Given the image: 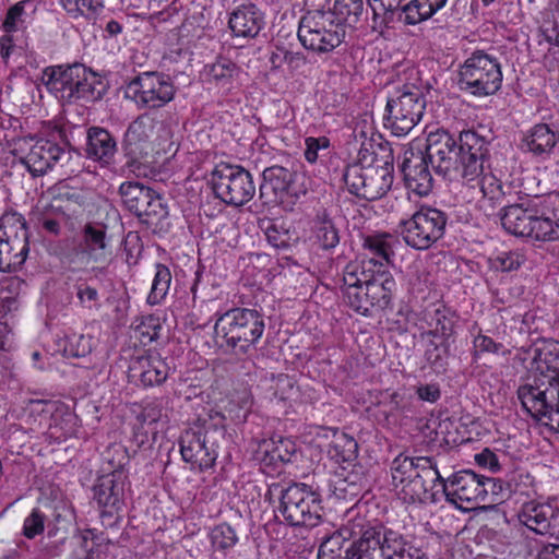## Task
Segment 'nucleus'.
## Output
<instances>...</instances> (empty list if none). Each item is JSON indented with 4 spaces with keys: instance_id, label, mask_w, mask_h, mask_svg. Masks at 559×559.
I'll list each match as a JSON object with an SVG mask.
<instances>
[{
    "instance_id": "39448f33",
    "label": "nucleus",
    "mask_w": 559,
    "mask_h": 559,
    "mask_svg": "<svg viewBox=\"0 0 559 559\" xmlns=\"http://www.w3.org/2000/svg\"><path fill=\"white\" fill-rule=\"evenodd\" d=\"M429 88L419 72L411 70L406 82L396 85L389 93L383 124L391 131V135L406 136L421 120Z\"/></svg>"
},
{
    "instance_id": "2eb2a0df",
    "label": "nucleus",
    "mask_w": 559,
    "mask_h": 559,
    "mask_svg": "<svg viewBox=\"0 0 559 559\" xmlns=\"http://www.w3.org/2000/svg\"><path fill=\"white\" fill-rule=\"evenodd\" d=\"M174 96L175 87L170 78L160 72H141L124 86V97L140 108H160Z\"/></svg>"
},
{
    "instance_id": "b1692460",
    "label": "nucleus",
    "mask_w": 559,
    "mask_h": 559,
    "mask_svg": "<svg viewBox=\"0 0 559 559\" xmlns=\"http://www.w3.org/2000/svg\"><path fill=\"white\" fill-rule=\"evenodd\" d=\"M366 284L365 295L369 297V311L372 316L373 311L386 309L396 290V282L389 270H373L371 274L364 275Z\"/></svg>"
},
{
    "instance_id": "5fc2aeb1",
    "label": "nucleus",
    "mask_w": 559,
    "mask_h": 559,
    "mask_svg": "<svg viewBox=\"0 0 559 559\" xmlns=\"http://www.w3.org/2000/svg\"><path fill=\"white\" fill-rule=\"evenodd\" d=\"M353 140H384L382 134L377 131L372 116L361 115L353 121V126L349 128Z\"/></svg>"
},
{
    "instance_id": "338daca9",
    "label": "nucleus",
    "mask_w": 559,
    "mask_h": 559,
    "mask_svg": "<svg viewBox=\"0 0 559 559\" xmlns=\"http://www.w3.org/2000/svg\"><path fill=\"white\" fill-rule=\"evenodd\" d=\"M66 350L73 357H85L92 352V337L83 334L68 336Z\"/></svg>"
},
{
    "instance_id": "ddd939ff",
    "label": "nucleus",
    "mask_w": 559,
    "mask_h": 559,
    "mask_svg": "<svg viewBox=\"0 0 559 559\" xmlns=\"http://www.w3.org/2000/svg\"><path fill=\"white\" fill-rule=\"evenodd\" d=\"M447 223L445 212L431 206H421L399 226L407 246L416 250H427L443 237Z\"/></svg>"
},
{
    "instance_id": "f03ea898",
    "label": "nucleus",
    "mask_w": 559,
    "mask_h": 559,
    "mask_svg": "<svg viewBox=\"0 0 559 559\" xmlns=\"http://www.w3.org/2000/svg\"><path fill=\"white\" fill-rule=\"evenodd\" d=\"M531 368L537 374L530 383L518 388L516 395L523 409L532 418L542 421L559 432V368L551 365L557 357L546 347L530 346Z\"/></svg>"
},
{
    "instance_id": "4be33fe9",
    "label": "nucleus",
    "mask_w": 559,
    "mask_h": 559,
    "mask_svg": "<svg viewBox=\"0 0 559 559\" xmlns=\"http://www.w3.org/2000/svg\"><path fill=\"white\" fill-rule=\"evenodd\" d=\"M265 25L264 12L252 2L242 3L229 13L228 27L234 37L253 39Z\"/></svg>"
},
{
    "instance_id": "423d86ee",
    "label": "nucleus",
    "mask_w": 559,
    "mask_h": 559,
    "mask_svg": "<svg viewBox=\"0 0 559 559\" xmlns=\"http://www.w3.org/2000/svg\"><path fill=\"white\" fill-rule=\"evenodd\" d=\"M264 330V316L260 311L236 307L216 319L213 341L224 353L243 356L255 348Z\"/></svg>"
},
{
    "instance_id": "1a4fd4ad",
    "label": "nucleus",
    "mask_w": 559,
    "mask_h": 559,
    "mask_svg": "<svg viewBox=\"0 0 559 559\" xmlns=\"http://www.w3.org/2000/svg\"><path fill=\"white\" fill-rule=\"evenodd\" d=\"M502 81L499 59L484 50L472 52L457 69L459 90L474 97L496 95L501 90Z\"/></svg>"
},
{
    "instance_id": "0e129e2a",
    "label": "nucleus",
    "mask_w": 559,
    "mask_h": 559,
    "mask_svg": "<svg viewBox=\"0 0 559 559\" xmlns=\"http://www.w3.org/2000/svg\"><path fill=\"white\" fill-rule=\"evenodd\" d=\"M555 144L556 142H520L519 148L536 162H545L554 152Z\"/></svg>"
},
{
    "instance_id": "c03bdc74",
    "label": "nucleus",
    "mask_w": 559,
    "mask_h": 559,
    "mask_svg": "<svg viewBox=\"0 0 559 559\" xmlns=\"http://www.w3.org/2000/svg\"><path fill=\"white\" fill-rule=\"evenodd\" d=\"M362 0H335L333 10L334 16L342 23V28L346 31V25L353 26L359 21L362 14Z\"/></svg>"
},
{
    "instance_id": "37998d69",
    "label": "nucleus",
    "mask_w": 559,
    "mask_h": 559,
    "mask_svg": "<svg viewBox=\"0 0 559 559\" xmlns=\"http://www.w3.org/2000/svg\"><path fill=\"white\" fill-rule=\"evenodd\" d=\"M170 270L164 264H156L155 275L152 282L146 302L151 306L159 305L166 298L171 284Z\"/></svg>"
},
{
    "instance_id": "8fccbe9b",
    "label": "nucleus",
    "mask_w": 559,
    "mask_h": 559,
    "mask_svg": "<svg viewBox=\"0 0 559 559\" xmlns=\"http://www.w3.org/2000/svg\"><path fill=\"white\" fill-rule=\"evenodd\" d=\"M534 477L525 471H514L507 476L506 492L508 497L520 495L530 497L534 491Z\"/></svg>"
},
{
    "instance_id": "de8ad7c7",
    "label": "nucleus",
    "mask_w": 559,
    "mask_h": 559,
    "mask_svg": "<svg viewBox=\"0 0 559 559\" xmlns=\"http://www.w3.org/2000/svg\"><path fill=\"white\" fill-rule=\"evenodd\" d=\"M432 322L435 325V333L440 334V340L454 343L457 318L453 310L445 307L436 309Z\"/></svg>"
},
{
    "instance_id": "3c124183",
    "label": "nucleus",
    "mask_w": 559,
    "mask_h": 559,
    "mask_svg": "<svg viewBox=\"0 0 559 559\" xmlns=\"http://www.w3.org/2000/svg\"><path fill=\"white\" fill-rule=\"evenodd\" d=\"M157 124L158 121L150 115H140L129 124L124 140H147L154 134Z\"/></svg>"
},
{
    "instance_id": "f8f14e48",
    "label": "nucleus",
    "mask_w": 559,
    "mask_h": 559,
    "mask_svg": "<svg viewBox=\"0 0 559 559\" xmlns=\"http://www.w3.org/2000/svg\"><path fill=\"white\" fill-rule=\"evenodd\" d=\"M29 251L25 218L16 212L0 217V272H15L25 262Z\"/></svg>"
},
{
    "instance_id": "9d476101",
    "label": "nucleus",
    "mask_w": 559,
    "mask_h": 559,
    "mask_svg": "<svg viewBox=\"0 0 559 559\" xmlns=\"http://www.w3.org/2000/svg\"><path fill=\"white\" fill-rule=\"evenodd\" d=\"M346 35L334 13L325 10L307 11L299 20L297 37L301 46L317 53L333 51Z\"/></svg>"
},
{
    "instance_id": "e433bc0d",
    "label": "nucleus",
    "mask_w": 559,
    "mask_h": 559,
    "mask_svg": "<svg viewBox=\"0 0 559 559\" xmlns=\"http://www.w3.org/2000/svg\"><path fill=\"white\" fill-rule=\"evenodd\" d=\"M447 2L448 0H411L400 11L399 21L405 25H417L432 17Z\"/></svg>"
},
{
    "instance_id": "393cba45",
    "label": "nucleus",
    "mask_w": 559,
    "mask_h": 559,
    "mask_svg": "<svg viewBox=\"0 0 559 559\" xmlns=\"http://www.w3.org/2000/svg\"><path fill=\"white\" fill-rule=\"evenodd\" d=\"M81 254L87 262H106L111 254L107 226L102 223H87L82 229Z\"/></svg>"
},
{
    "instance_id": "6e6552de",
    "label": "nucleus",
    "mask_w": 559,
    "mask_h": 559,
    "mask_svg": "<svg viewBox=\"0 0 559 559\" xmlns=\"http://www.w3.org/2000/svg\"><path fill=\"white\" fill-rule=\"evenodd\" d=\"M499 215L503 229L515 237L534 241L559 238V225L547 215L538 199L503 206Z\"/></svg>"
},
{
    "instance_id": "2f4dec72",
    "label": "nucleus",
    "mask_w": 559,
    "mask_h": 559,
    "mask_svg": "<svg viewBox=\"0 0 559 559\" xmlns=\"http://www.w3.org/2000/svg\"><path fill=\"white\" fill-rule=\"evenodd\" d=\"M50 204L57 209L59 214H63L67 219L73 222L78 218L87 204V193L82 189L68 186H58Z\"/></svg>"
},
{
    "instance_id": "a878e982",
    "label": "nucleus",
    "mask_w": 559,
    "mask_h": 559,
    "mask_svg": "<svg viewBox=\"0 0 559 559\" xmlns=\"http://www.w3.org/2000/svg\"><path fill=\"white\" fill-rule=\"evenodd\" d=\"M70 142H36L27 155L32 173L45 175L55 164L70 159Z\"/></svg>"
},
{
    "instance_id": "9b49d317",
    "label": "nucleus",
    "mask_w": 559,
    "mask_h": 559,
    "mask_svg": "<svg viewBox=\"0 0 559 559\" xmlns=\"http://www.w3.org/2000/svg\"><path fill=\"white\" fill-rule=\"evenodd\" d=\"M211 188L217 199L230 206H242L255 194V183L249 170L236 164L215 165L210 177Z\"/></svg>"
},
{
    "instance_id": "5701e85b",
    "label": "nucleus",
    "mask_w": 559,
    "mask_h": 559,
    "mask_svg": "<svg viewBox=\"0 0 559 559\" xmlns=\"http://www.w3.org/2000/svg\"><path fill=\"white\" fill-rule=\"evenodd\" d=\"M399 245L396 236L389 233H376L362 238V250L368 267L388 270L394 258V248Z\"/></svg>"
},
{
    "instance_id": "bb28decb",
    "label": "nucleus",
    "mask_w": 559,
    "mask_h": 559,
    "mask_svg": "<svg viewBox=\"0 0 559 559\" xmlns=\"http://www.w3.org/2000/svg\"><path fill=\"white\" fill-rule=\"evenodd\" d=\"M43 413L49 415L48 435L58 442L75 436L79 430V417L62 403L45 402Z\"/></svg>"
},
{
    "instance_id": "052dcab7",
    "label": "nucleus",
    "mask_w": 559,
    "mask_h": 559,
    "mask_svg": "<svg viewBox=\"0 0 559 559\" xmlns=\"http://www.w3.org/2000/svg\"><path fill=\"white\" fill-rule=\"evenodd\" d=\"M211 539L217 549H228L236 545L238 537L236 531L227 523L215 526L211 533Z\"/></svg>"
},
{
    "instance_id": "7ed1b4c3",
    "label": "nucleus",
    "mask_w": 559,
    "mask_h": 559,
    "mask_svg": "<svg viewBox=\"0 0 559 559\" xmlns=\"http://www.w3.org/2000/svg\"><path fill=\"white\" fill-rule=\"evenodd\" d=\"M349 193L374 201L384 197L394 180V154L390 142H361L356 162L343 175Z\"/></svg>"
},
{
    "instance_id": "20e7f679",
    "label": "nucleus",
    "mask_w": 559,
    "mask_h": 559,
    "mask_svg": "<svg viewBox=\"0 0 559 559\" xmlns=\"http://www.w3.org/2000/svg\"><path fill=\"white\" fill-rule=\"evenodd\" d=\"M46 90L62 104L94 103L106 93L104 79L82 63L50 66L43 71Z\"/></svg>"
},
{
    "instance_id": "4468645a",
    "label": "nucleus",
    "mask_w": 559,
    "mask_h": 559,
    "mask_svg": "<svg viewBox=\"0 0 559 559\" xmlns=\"http://www.w3.org/2000/svg\"><path fill=\"white\" fill-rule=\"evenodd\" d=\"M302 176L283 166H271L263 170L259 192L264 205L280 204L292 209L307 188L299 180Z\"/></svg>"
},
{
    "instance_id": "a211bd4d",
    "label": "nucleus",
    "mask_w": 559,
    "mask_h": 559,
    "mask_svg": "<svg viewBox=\"0 0 559 559\" xmlns=\"http://www.w3.org/2000/svg\"><path fill=\"white\" fill-rule=\"evenodd\" d=\"M38 135L28 134L17 140H71L75 136L86 135L85 140H115L109 131L103 127L93 126L85 128L84 124L73 123L63 115H58L51 120L43 121Z\"/></svg>"
},
{
    "instance_id": "7c9ffc66",
    "label": "nucleus",
    "mask_w": 559,
    "mask_h": 559,
    "mask_svg": "<svg viewBox=\"0 0 559 559\" xmlns=\"http://www.w3.org/2000/svg\"><path fill=\"white\" fill-rule=\"evenodd\" d=\"M314 243L324 251L334 250L341 241V231L325 209L317 211L311 221Z\"/></svg>"
},
{
    "instance_id": "603ef678",
    "label": "nucleus",
    "mask_w": 559,
    "mask_h": 559,
    "mask_svg": "<svg viewBox=\"0 0 559 559\" xmlns=\"http://www.w3.org/2000/svg\"><path fill=\"white\" fill-rule=\"evenodd\" d=\"M526 257L521 250L500 251L490 258L491 266L501 272H512L520 269Z\"/></svg>"
},
{
    "instance_id": "69168bd1",
    "label": "nucleus",
    "mask_w": 559,
    "mask_h": 559,
    "mask_svg": "<svg viewBox=\"0 0 559 559\" xmlns=\"http://www.w3.org/2000/svg\"><path fill=\"white\" fill-rule=\"evenodd\" d=\"M502 348L503 345L501 343H497L490 336L478 333L473 340L472 357L477 361L481 354H499Z\"/></svg>"
},
{
    "instance_id": "a19ab883",
    "label": "nucleus",
    "mask_w": 559,
    "mask_h": 559,
    "mask_svg": "<svg viewBox=\"0 0 559 559\" xmlns=\"http://www.w3.org/2000/svg\"><path fill=\"white\" fill-rule=\"evenodd\" d=\"M119 193L126 209L140 218L146 202L152 200L153 189L140 182L126 181L121 183Z\"/></svg>"
},
{
    "instance_id": "58836bf2",
    "label": "nucleus",
    "mask_w": 559,
    "mask_h": 559,
    "mask_svg": "<svg viewBox=\"0 0 559 559\" xmlns=\"http://www.w3.org/2000/svg\"><path fill=\"white\" fill-rule=\"evenodd\" d=\"M380 531V551L383 559H416L417 556L407 548V543L402 534L381 524L376 525Z\"/></svg>"
},
{
    "instance_id": "72a5a7b5",
    "label": "nucleus",
    "mask_w": 559,
    "mask_h": 559,
    "mask_svg": "<svg viewBox=\"0 0 559 559\" xmlns=\"http://www.w3.org/2000/svg\"><path fill=\"white\" fill-rule=\"evenodd\" d=\"M355 532L349 526H343L322 538L318 549V559H352L347 542Z\"/></svg>"
},
{
    "instance_id": "680f3d73",
    "label": "nucleus",
    "mask_w": 559,
    "mask_h": 559,
    "mask_svg": "<svg viewBox=\"0 0 559 559\" xmlns=\"http://www.w3.org/2000/svg\"><path fill=\"white\" fill-rule=\"evenodd\" d=\"M365 286L366 284L358 285L356 288H349V292H346L344 296V300L357 313L369 317V297L365 295L367 293Z\"/></svg>"
},
{
    "instance_id": "6ab92c4d",
    "label": "nucleus",
    "mask_w": 559,
    "mask_h": 559,
    "mask_svg": "<svg viewBox=\"0 0 559 559\" xmlns=\"http://www.w3.org/2000/svg\"><path fill=\"white\" fill-rule=\"evenodd\" d=\"M432 146H437L435 142L428 143L425 146V153L411 151V156H407L406 151L401 166L406 188L419 197L428 195L433 188L435 180L429 169V165L433 166L429 158L433 151Z\"/></svg>"
},
{
    "instance_id": "c85d7f7f",
    "label": "nucleus",
    "mask_w": 559,
    "mask_h": 559,
    "mask_svg": "<svg viewBox=\"0 0 559 559\" xmlns=\"http://www.w3.org/2000/svg\"><path fill=\"white\" fill-rule=\"evenodd\" d=\"M24 283L20 278H11L0 286V348H4L12 332L10 319L20 307L19 289Z\"/></svg>"
},
{
    "instance_id": "c9c22d12",
    "label": "nucleus",
    "mask_w": 559,
    "mask_h": 559,
    "mask_svg": "<svg viewBox=\"0 0 559 559\" xmlns=\"http://www.w3.org/2000/svg\"><path fill=\"white\" fill-rule=\"evenodd\" d=\"M380 531L376 525L361 527L359 537L349 543L352 559H383L380 551Z\"/></svg>"
},
{
    "instance_id": "f257e3e1",
    "label": "nucleus",
    "mask_w": 559,
    "mask_h": 559,
    "mask_svg": "<svg viewBox=\"0 0 559 559\" xmlns=\"http://www.w3.org/2000/svg\"><path fill=\"white\" fill-rule=\"evenodd\" d=\"M429 158L435 171L449 180H462L475 187L477 185L484 198L500 200L504 192L500 180L491 173H484V159L487 150L478 142H435Z\"/></svg>"
},
{
    "instance_id": "aec40b11",
    "label": "nucleus",
    "mask_w": 559,
    "mask_h": 559,
    "mask_svg": "<svg viewBox=\"0 0 559 559\" xmlns=\"http://www.w3.org/2000/svg\"><path fill=\"white\" fill-rule=\"evenodd\" d=\"M418 469L421 472L418 477L403 484L401 489L403 500L408 503L437 502L441 493V484H443L437 463L435 462L428 468L420 467Z\"/></svg>"
},
{
    "instance_id": "dca6fc26",
    "label": "nucleus",
    "mask_w": 559,
    "mask_h": 559,
    "mask_svg": "<svg viewBox=\"0 0 559 559\" xmlns=\"http://www.w3.org/2000/svg\"><path fill=\"white\" fill-rule=\"evenodd\" d=\"M216 429L210 430L204 425H195L187 429L180 437V453L183 461L200 471L212 467L217 459V445L213 439Z\"/></svg>"
},
{
    "instance_id": "4d7b16f0",
    "label": "nucleus",
    "mask_w": 559,
    "mask_h": 559,
    "mask_svg": "<svg viewBox=\"0 0 559 559\" xmlns=\"http://www.w3.org/2000/svg\"><path fill=\"white\" fill-rule=\"evenodd\" d=\"M116 151V142H86L84 148L87 158L102 165L109 164Z\"/></svg>"
},
{
    "instance_id": "bf43d9fd",
    "label": "nucleus",
    "mask_w": 559,
    "mask_h": 559,
    "mask_svg": "<svg viewBox=\"0 0 559 559\" xmlns=\"http://www.w3.org/2000/svg\"><path fill=\"white\" fill-rule=\"evenodd\" d=\"M75 296L79 306L83 309L92 310L99 308V293L98 290L88 285L86 282L78 281L74 285Z\"/></svg>"
},
{
    "instance_id": "ea45409f",
    "label": "nucleus",
    "mask_w": 559,
    "mask_h": 559,
    "mask_svg": "<svg viewBox=\"0 0 559 559\" xmlns=\"http://www.w3.org/2000/svg\"><path fill=\"white\" fill-rule=\"evenodd\" d=\"M31 219L38 228H41L49 235L59 236L61 233V223L69 225L71 229L74 228V223L63 214H59L50 203H38L31 213Z\"/></svg>"
},
{
    "instance_id": "09e8293b",
    "label": "nucleus",
    "mask_w": 559,
    "mask_h": 559,
    "mask_svg": "<svg viewBox=\"0 0 559 559\" xmlns=\"http://www.w3.org/2000/svg\"><path fill=\"white\" fill-rule=\"evenodd\" d=\"M57 2L73 20L90 19L103 7L100 0H57Z\"/></svg>"
},
{
    "instance_id": "774afa93",
    "label": "nucleus",
    "mask_w": 559,
    "mask_h": 559,
    "mask_svg": "<svg viewBox=\"0 0 559 559\" xmlns=\"http://www.w3.org/2000/svg\"><path fill=\"white\" fill-rule=\"evenodd\" d=\"M267 241L275 248L283 249L289 245L288 230L276 223H271L265 230Z\"/></svg>"
},
{
    "instance_id": "f3484780",
    "label": "nucleus",
    "mask_w": 559,
    "mask_h": 559,
    "mask_svg": "<svg viewBox=\"0 0 559 559\" xmlns=\"http://www.w3.org/2000/svg\"><path fill=\"white\" fill-rule=\"evenodd\" d=\"M441 495L445 500L459 509H469L464 507L466 503H479L486 499V489L481 481V475L473 471L465 469L455 473L447 481L441 484Z\"/></svg>"
},
{
    "instance_id": "f704fd0d",
    "label": "nucleus",
    "mask_w": 559,
    "mask_h": 559,
    "mask_svg": "<svg viewBox=\"0 0 559 559\" xmlns=\"http://www.w3.org/2000/svg\"><path fill=\"white\" fill-rule=\"evenodd\" d=\"M94 500L102 508H109L108 511L119 510L122 503L123 486L118 483L114 474L103 475L93 487Z\"/></svg>"
},
{
    "instance_id": "cd10ccee",
    "label": "nucleus",
    "mask_w": 559,
    "mask_h": 559,
    "mask_svg": "<svg viewBox=\"0 0 559 559\" xmlns=\"http://www.w3.org/2000/svg\"><path fill=\"white\" fill-rule=\"evenodd\" d=\"M242 70L233 60L218 57L212 63H206L202 71L204 81L228 94L239 86Z\"/></svg>"
},
{
    "instance_id": "e2e57ef3",
    "label": "nucleus",
    "mask_w": 559,
    "mask_h": 559,
    "mask_svg": "<svg viewBox=\"0 0 559 559\" xmlns=\"http://www.w3.org/2000/svg\"><path fill=\"white\" fill-rule=\"evenodd\" d=\"M45 523L46 515L38 508H35L25 518L22 534L26 538L33 539L45 531Z\"/></svg>"
},
{
    "instance_id": "473e14b6",
    "label": "nucleus",
    "mask_w": 559,
    "mask_h": 559,
    "mask_svg": "<svg viewBox=\"0 0 559 559\" xmlns=\"http://www.w3.org/2000/svg\"><path fill=\"white\" fill-rule=\"evenodd\" d=\"M435 463L433 457L430 456H409L406 454H399L391 464L392 478L396 488L402 489L403 484L415 479L421 474L418 468H428Z\"/></svg>"
},
{
    "instance_id": "c756f323",
    "label": "nucleus",
    "mask_w": 559,
    "mask_h": 559,
    "mask_svg": "<svg viewBox=\"0 0 559 559\" xmlns=\"http://www.w3.org/2000/svg\"><path fill=\"white\" fill-rule=\"evenodd\" d=\"M320 433L325 439H330L326 444L328 456L337 464H348L357 459L358 444L356 440L347 433L335 428H321Z\"/></svg>"
},
{
    "instance_id": "a18cd8bd",
    "label": "nucleus",
    "mask_w": 559,
    "mask_h": 559,
    "mask_svg": "<svg viewBox=\"0 0 559 559\" xmlns=\"http://www.w3.org/2000/svg\"><path fill=\"white\" fill-rule=\"evenodd\" d=\"M452 343L443 340L440 343H437L435 340L429 341L425 350V358L437 373L447 371Z\"/></svg>"
},
{
    "instance_id": "79ce46f5",
    "label": "nucleus",
    "mask_w": 559,
    "mask_h": 559,
    "mask_svg": "<svg viewBox=\"0 0 559 559\" xmlns=\"http://www.w3.org/2000/svg\"><path fill=\"white\" fill-rule=\"evenodd\" d=\"M140 381L144 386L160 385L168 377L169 368L158 355L140 357Z\"/></svg>"
},
{
    "instance_id": "6e6d98bb",
    "label": "nucleus",
    "mask_w": 559,
    "mask_h": 559,
    "mask_svg": "<svg viewBox=\"0 0 559 559\" xmlns=\"http://www.w3.org/2000/svg\"><path fill=\"white\" fill-rule=\"evenodd\" d=\"M404 0H367L368 5L373 12V19H381L382 22L389 23L402 10V2Z\"/></svg>"
},
{
    "instance_id": "864d4df0",
    "label": "nucleus",
    "mask_w": 559,
    "mask_h": 559,
    "mask_svg": "<svg viewBox=\"0 0 559 559\" xmlns=\"http://www.w3.org/2000/svg\"><path fill=\"white\" fill-rule=\"evenodd\" d=\"M338 486L342 484H346L348 487L353 489L361 486L366 481V474L364 467L361 465L355 464V462L348 464H343L340 466L336 472ZM341 490H347L346 487H340Z\"/></svg>"
},
{
    "instance_id": "49530a36",
    "label": "nucleus",
    "mask_w": 559,
    "mask_h": 559,
    "mask_svg": "<svg viewBox=\"0 0 559 559\" xmlns=\"http://www.w3.org/2000/svg\"><path fill=\"white\" fill-rule=\"evenodd\" d=\"M145 209L140 216V221L152 228H162L163 222L168 217V207L163 202L162 197L153 190L152 200L146 202Z\"/></svg>"
},
{
    "instance_id": "4c0bfd02",
    "label": "nucleus",
    "mask_w": 559,
    "mask_h": 559,
    "mask_svg": "<svg viewBox=\"0 0 559 559\" xmlns=\"http://www.w3.org/2000/svg\"><path fill=\"white\" fill-rule=\"evenodd\" d=\"M296 452L295 443L287 439L278 437V439L263 440L259 444V459L266 465L276 466L278 463H288L292 461Z\"/></svg>"
},
{
    "instance_id": "13d9d810",
    "label": "nucleus",
    "mask_w": 559,
    "mask_h": 559,
    "mask_svg": "<svg viewBox=\"0 0 559 559\" xmlns=\"http://www.w3.org/2000/svg\"><path fill=\"white\" fill-rule=\"evenodd\" d=\"M373 269L367 267L366 262L362 266L357 263H348L343 272V293L344 296L349 288H356L358 285H364V275L371 274Z\"/></svg>"
},
{
    "instance_id": "0eeeda50",
    "label": "nucleus",
    "mask_w": 559,
    "mask_h": 559,
    "mask_svg": "<svg viewBox=\"0 0 559 559\" xmlns=\"http://www.w3.org/2000/svg\"><path fill=\"white\" fill-rule=\"evenodd\" d=\"M265 497L270 502L278 501L277 510L290 526L314 527L322 521L321 495L305 483H272Z\"/></svg>"
},
{
    "instance_id": "412c9836",
    "label": "nucleus",
    "mask_w": 559,
    "mask_h": 559,
    "mask_svg": "<svg viewBox=\"0 0 559 559\" xmlns=\"http://www.w3.org/2000/svg\"><path fill=\"white\" fill-rule=\"evenodd\" d=\"M521 524L540 535H554L559 527V508L535 500L524 502L518 513Z\"/></svg>"
}]
</instances>
